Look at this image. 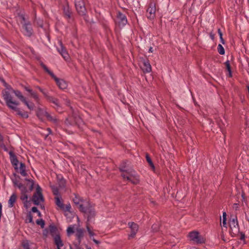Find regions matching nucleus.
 I'll return each instance as SVG.
<instances>
[{"instance_id":"nucleus-42","label":"nucleus","mask_w":249,"mask_h":249,"mask_svg":"<svg viewBox=\"0 0 249 249\" xmlns=\"http://www.w3.org/2000/svg\"><path fill=\"white\" fill-rule=\"evenodd\" d=\"M71 209V206L70 204H68L66 205V206H64V211L65 212H70Z\"/></svg>"},{"instance_id":"nucleus-61","label":"nucleus","mask_w":249,"mask_h":249,"mask_svg":"<svg viewBox=\"0 0 249 249\" xmlns=\"http://www.w3.org/2000/svg\"><path fill=\"white\" fill-rule=\"evenodd\" d=\"M36 88L38 89L41 92H43V90L41 88L38 86L36 87Z\"/></svg>"},{"instance_id":"nucleus-19","label":"nucleus","mask_w":249,"mask_h":249,"mask_svg":"<svg viewBox=\"0 0 249 249\" xmlns=\"http://www.w3.org/2000/svg\"><path fill=\"white\" fill-rule=\"evenodd\" d=\"M75 235L78 240V244H80L81 241V239L84 236V230L80 228L77 229Z\"/></svg>"},{"instance_id":"nucleus-15","label":"nucleus","mask_w":249,"mask_h":249,"mask_svg":"<svg viewBox=\"0 0 249 249\" xmlns=\"http://www.w3.org/2000/svg\"><path fill=\"white\" fill-rule=\"evenodd\" d=\"M23 33L24 35L27 36H31L33 34V29L31 23L29 21L27 23L22 25Z\"/></svg>"},{"instance_id":"nucleus-31","label":"nucleus","mask_w":249,"mask_h":249,"mask_svg":"<svg viewBox=\"0 0 249 249\" xmlns=\"http://www.w3.org/2000/svg\"><path fill=\"white\" fill-rule=\"evenodd\" d=\"M74 225H71L69 226L67 230V233L68 236H70L71 234L74 232Z\"/></svg>"},{"instance_id":"nucleus-1","label":"nucleus","mask_w":249,"mask_h":249,"mask_svg":"<svg viewBox=\"0 0 249 249\" xmlns=\"http://www.w3.org/2000/svg\"><path fill=\"white\" fill-rule=\"evenodd\" d=\"M119 170L122 172L121 176L124 180H126L134 184H137L139 182V177L136 172L128 168L126 166V162H123L119 167Z\"/></svg>"},{"instance_id":"nucleus-54","label":"nucleus","mask_w":249,"mask_h":249,"mask_svg":"<svg viewBox=\"0 0 249 249\" xmlns=\"http://www.w3.org/2000/svg\"><path fill=\"white\" fill-rule=\"evenodd\" d=\"M1 81L3 83L4 86L8 88V84L5 82V81L3 79H2Z\"/></svg>"},{"instance_id":"nucleus-26","label":"nucleus","mask_w":249,"mask_h":249,"mask_svg":"<svg viewBox=\"0 0 249 249\" xmlns=\"http://www.w3.org/2000/svg\"><path fill=\"white\" fill-rule=\"evenodd\" d=\"M21 196L20 197V199L23 201L24 206L26 207H27L28 204L29 202L28 201V196L26 194V193H21Z\"/></svg>"},{"instance_id":"nucleus-3","label":"nucleus","mask_w":249,"mask_h":249,"mask_svg":"<svg viewBox=\"0 0 249 249\" xmlns=\"http://www.w3.org/2000/svg\"><path fill=\"white\" fill-rule=\"evenodd\" d=\"M75 6L78 14L82 17L86 21H88L87 10L85 7V0H75Z\"/></svg>"},{"instance_id":"nucleus-60","label":"nucleus","mask_w":249,"mask_h":249,"mask_svg":"<svg viewBox=\"0 0 249 249\" xmlns=\"http://www.w3.org/2000/svg\"><path fill=\"white\" fill-rule=\"evenodd\" d=\"M220 41H221V42L222 44H225V41H224V39L223 38V37H221V38H220Z\"/></svg>"},{"instance_id":"nucleus-7","label":"nucleus","mask_w":249,"mask_h":249,"mask_svg":"<svg viewBox=\"0 0 249 249\" xmlns=\"http://www.w3.org/2000/svg\"><path fill=\"white\" fill-rule=\"evenodd\" d=\"M230 232L233 237L235 236L239 232V228L236 217L232 218L230 221Z\"/></svg>"},{"instance_id":"nucleus-49","label":"nucleus","mask_w":249,"mask_h":249,"mask_svg":"<svg viewBox=\"0 0 249 249\" xmlns=\"http://www.w3.org/2000/svg\"><path fill=\"white\" fill-rule=\"evenodd\" d=\"M32 211L34 213H37L38 210V209H37L36 207H33L32 208Z\"/></svg>"},{"instance_id":"nucleus-62","label":"nucleus","mask_w":249,"mask_h":249,"mask_svg":"<svg viewBox=\"0 0 249 249\" xmlns=\"http://www.w3.org/2000/svg\"><path fill=\"white\" fill-rule=\"evenodd\" d=\"M153 51V48L152 47H150L149 49V52H151V53H152Z\"/></svg>"},{"instance_id":"nucleus-58","label":"nucleus","mask_w":249,"mask_h":249,"mask_svg":"<svg viewBox=\"0 0 249 249\" xmlns=\"http://www.w3.org/2000/svg\"><path fill=\"white\" fill-rule=\"evenodd\" d=\"M42 92V93L44 95V96H45L47 98V99H48V97L49 96L47 95V93H46V92H45L44 91V90H43V92Z\"/></svg>"},{"instance_id":"nucleus-33","label":"nucleus","mask_w":249,"mask_h":249,"mask_svg":"<svg viewBox=\"0 0 249 249\" xmlns=\"http://www.w3.org/2000/svg\"><path fill=\"white\" fill-rule=\"evenodd\" d=\"M225 64L226 69L229 73V76L230 77H231L232 75H231V71L230 61L229 60H227L225 63Z\"/></svg>"},{"instance_id":"nucleus-44","label":"nucleus","mask_w":249,"mask_h":249,"mask_svg":"<svg viewBox=\"0 0 249 249\" xmlns=\"http://www.w3.org/2000/svg\"><path fill=\"white\" fill-rule=\"evenodd\" d=\"M49 233V229H45L43 231V235L45 237H47Z\"/></svg>"},{"instance_id":"nucleus-28","label":"nucleus","mask_w":249,"mask_h":249,"mask_svg":"<svg viewBox=\"0 0 249 249\" xmlns=\"http://www.w3.org/2000/svg\"><path fill=\"white\" fill-rule=\"evenodd\" d=\"M64 14L67 18H70L71 16V12L69 6H66L63 9Z\"/></svg>"},{"instance_id":"nucleus-4","label":"nucleus","mask_w":249,"mask_h":249,"mask_svg":"<svg viewBox=\"0 0 249 249\" xmlns=\"http://www.w3.org/2000/svg\"><path fill=\"white\" fill-rule=\"evenodd\" d=\"M7 107L15 111L17 114L23 118H27L29 117L28 114L27 112H22L18 108L19 105L18 102L14 101L13 100L6 103Z\"/></svg>"},{"instance_id":"nucleus-5","label":"nucleus","mask_w":249,"mask_h":249,"mask_svg":"<svg viewBox=\"0 0 249 249\" xmlns=\"http://www.w3.org/2000/svg\"><path fill=\"white\" fill-rule=\"evenodd\" d=\"M32 200L34 203L36 205H38L44 200L42 194V189L38 185L36 186V191L33 196Z\"/></svg>"},{"instance_id":"nucleus-32","label":"nucleus","mask_w":249,"mask_h":249,"mask_svg":"<svg viewBox=\"0 0 249 249\" xmlns=\"http://www.w3.org/2000/svg\"><path fill=\"white\" fill-rule=\"evenodd\" d=\"M18 187L20 190L21 193H25L27 192L26 187L22 183L19 184V185L18 186Z\"/></svg>"},{"instance_id":"nucleus-8","label":"nucleus","mask_w":249,"mask_h":249,"mask_svg":"<svg viewBox=\"0 0 249 249\" xmlns=\"http://www.w3.org/2000/svg\"><path fill=\"white\" fill-rule=\"evenodd\" d=\"M13 92L15 93V95L21 102H22L30 110H32L34 109L35 107L34 104L32 102L29 103L28 101H27L25 97L23 96L22 93L19 90H13Z\"/></svg>"},{"instance_id":"nucleus-36","label":"nucleus","mask_w":249,"mask_h":249,"mask_svg":"<svg viewBox=\"0 0 249 249\" xmlns=\"http://www.w3.org/2000/svg\"><path fill=\"white\" fill-rule=\"evenodd\" d=\"M146 159L147 161L148 162L150 166L152 168V169H154L155 168V166L152 162V161L151 158L149 157V156L148 155H146Z\"/></svg>"},{"instance_id":"nucleus-38","label":"nucleus","mask_w":249,"mask_h":249,"mask_svg":"<svg viewBox=\"0 0 249 249\" xmlns=\"http://www.w3.org/2000/svg\"><path fill=\"white\" fill-rule=\"evenodd\" d=\"M52 190H53V194L55 196H60L59 194L58 189L56 187H53Z\"/></svg>"},{"instance_id":"nucleus-47","label":"nucleus","mask_w":249,"mask_h":249,"mask_svg":"<svg viewBox=\"0 0 249 249\" xmlns=\"http://www.w3.org/2000/svg\"><path fill=\"white\" fill-rule=\"evenodd\" d=\"M217 32H218V34L220 38L222 37L223 34H222V33L220 29H219V28L218 29Z\"/></svg>"},{"instance_id":"nucleus-18","label":"nucleus","mask_w":249,"mask_h":249,"mask_svg":"<svg viewBox=\"0 0 249 249\" xmlns=\"http://www.w3.org/2000/svg\"><path fill=\"white\" fill-rule=\"evenodd\" d=\"M55 204L61 210H64V205L62 200L61 196H55Z\"/></svg>"},{"instance_id":"nucleus-51","label":"nucleus","mask_w":249,"mask_h":249,"mask_svg":"<svg viewBox=\"0 0 249 249\" xmlns=\"http://www.w3.org/2000/svg\"><path fill=\"white\" fill-rule=\"evenodd\" d=\"M226 216H227L226 213V212H223V215H222L223 219H226Z\"/></svg>"},{"instance_id":"nucleus-46","label":"nucleus","mask_w":249,"mask_h":249,"mask_svg":"<svg viewBox=\"0 0 249 249\" xmlns=\"http://www.w3.org/2000/svg\"><path fill=\"white\" fill-rule=\"evenodd\" d=\"M24 89H25L27 91H28V92H29V93H30V92L32 91V89H31L30 88H29V87H26V86H24Z\"/></svg>"},{"instance_id":"nucleus-6","label":"nucleus","mask_w":249,"mask_h":249,"mask_svg":"<svg viewBox=\"0 0 249 249\" xmlns=\"http://www.w3.org/2000/svg\"><path fill=\"white\" fill-rule=\"evenodd\" d=\"M188 237L195 243L202 244L205 242V239L197 231H193L189 233Z\"/></svg>"},{"instance_id":"nucleus-30","label":"nucleus","mask_w":249,"mask_h":249,"mask_svg":"<svg viewBox=\"0 0 249 249\" xmlns=\"http://www.w3.org/2000/svg\"><path fill=\"white\" fill-rule=\"evenodd\" d=\"M32 244H30L28 240H24L22 243V245L24 249H31L30 246Z\"/></svg>"},{"instance_id":"nucleus-56","label":"nucleus","mask_w":249,"mask_h":249,"mask_svg":"<svg viewBox=\"0 0 249 249\" xmlns=\"http://www.w3.org/2000/svg\"><path fill=\"white\" fill-rule=\"evenodd\" d=\"M42 92V93L44 95V96H45L47 98V99H48V97L49 96L47 95V93H46V92H45L44 91V90H43V92Z\"/></svg>"},{"instance_id":"nucleus-2","label":"nucleus","mask_w":249,"mask_h":249,"mask_svg":"<svg viewBox=\"0 0 249 249\" xmlns=\"http://www.w3.org/2000/svg\"><path fill=\"white\" fill-rule=\"evenodd\" d=\"M41 66L43 68V69L49 74L51 76L52 78L54 79L55 81L56 82L57 86L60 89H66L68 86L67 83L66 81H65L63 79H60L57 78L54 74L51 71L49 70V69L47 67V66L44 64L43 63H40Z\"/></svg>"},{"instance_id":"nucleus-10","label":"nucleus","mask_w":249,"mask_h":249,"mask_svg":"<svg viewBox=\"0 0 249 249\" xmlns=\"http://www.w3.org/2000/svg\"><path fill=\"white\" fill-rule=\"evenodd\" d=\"M128 226L131 230L130 233L128 235V239H130L135 237L139 230V225L133 222H128Z\"/></svg>"},{"instance_id":"nucleus-12","label":"nucleus","mask_w":249,"mask_h":249,"mask_svg":"<svg viewBox=\"0 0 249 249\" xmlns=\"http://www.w3.org/2000/svg\"><path fill=\"white\" fill-rule=\"evenodd\" d=\"M58 44L59 47L57 48L58 52L65 60H68L69 59V55L66 48L63 46L62 42L61 41H59Z\"/></svg>"},{"instance_id":"nucleus-59","label":"nucleus","mask_w":249,"mask_h":249,"mask_svg":"<svg viewBox=\"0 0 249 249\" xmlns=\"http://www.w3.org/2000/svg\"><path fill=\"white\" fill-rule=\"evenodd\" d=\"M42 92V93L44 95V96H45L47 98V99H48V97L49 96L47 95V93H46V92H45L44 91V90H43V92Z\"/></svg>"},{"instance_id":"nucleus-53","label":"nucleus","mask_w":249,"mask_h":249,"mask_svg":"<svg viewBox=\"0 0 249 249\" xmlns=\"http://www.w3.org/2000/svg\"><path fill=\"white\" fill-rule=\"evenodd\" d=\"M245 234H243V233H241L240 239L241 240H244L245 239Z\"/></svg>"},{"instance_id":"nucleus-27","label":"nucleus","mask_w":249,"mask_h":249,"mask_svg":"<svg viewBox=\"0 0 249 249\" xmlns=\"http://www.w3.org/2000/svg\"><path fill=\"white\" fill-rule=\"evenodd\" d=\"M49 231L51 235L54 237L56 235L57 230L54 226L50 225L49 226Z\"/></svg>"},{"instance_id":"nucleus-43","label":"nucleus","mask_w":249,"mask_h":249,"mask_svg":"<svg viewBox=\"0 0 249 249\" xmlns=\"http://www.w3.org/2000/svg\"><path fill=\"white\" fill-rule=\"evenodd\" d=\"M159 225L158 224H154L152 226V229L154 231H157L159 230Z\"/></svg>"},{"instance_id":"nucleus-57","label":"nucleus","mask_w":249,"mask_h":249,"mask_svg":"<svg viewBox=\"0 0 249 249\" xmlns=\"http://www.w3.org/2000/svg\"><path fill=\"white\" fill-rule=\"evenodd\" d=\"M42 92V93L44 95V96H45L47 98V99H48V97L49 96L47 95V93H46V92H45L44 91V90H43V92Z\"/></svg>"},{"instance_id":"nucleus-29","label":"nucleus","mask_w":249,"mask_h":249,"mask_svg":"<svg viewBox=\"0 0 249 249\" xmlns=\"http://www.w3.org/2000/svg\"><path fill=\"white\" fill-rule=\"evenodd\" d=\"M18 20L20 22L22 25L24 24L27 23L28 21H26V19L23 14H20L18 16Z\"/></svg>"},{"instance_id":"nucleus-21","label":"nucleus","mask_w":249,"mask_h":249,"mask_svg":"<svg viewBox=\"0 0 249 249\" xmlns=\"http://www.w3.org/2000/svg\"><path fill=\"white\" fill-rule=\"evenodd\" d=\"M17 195L15 193H13L8 200V206L9 208H12L14 206V204L17 200Z\"/></svg>"},{"instance_id":"nucleus-17","label":"nucleus","mask_w":249,"mask_h":249,"mask_svg":"<svg viewBox=\"0 0 249 249\" xmlns=\"http://www.w3.org/2000/svg\"><path fill=\"white\" fill-rule=\"evenodd\" d=\"M10 155L11 163L14 166L15 169L17 170L18 169V160L16 156L12 152L10 153Z\"/></svg>"},{"instance_id":"nucleus-16","label":"nucleus","mask_w":249,"mask_h":249,"mask_svg":"<svg viewBox=\"0 0 249 249\" xmlns=\"http://www.w3.org/2000/svg\"><path fill=\"white\" fill-rule=\"evenodd\" d=\"M156 7L154 4H151L147 10V16L148 18L152 19L155 17Z\"/></svg>"},{"instance_id":"nucleus-55","label":"nucleus","mask_w":249,"mask_h":249,"mask_svg":"<svg viewBox=\"0 0 249 249\" xmlns=\"http://www.w3.org/2000/svg\"><path fill=\"white\" fill-rule=\"evenodd\" d=\"M2 215V205L0 203V218H1Z\"/></svg>"},{"instance_id":"nucleus-63","label":"nucleus","mask_w":249,"mask_h":249,"mask_svg":"<svg viewBox=\"0 0 249 249\" xmlns=\"http://www.w3.org/2000/svg\"><path fill=\"white\" fill-rule=\"evenodd\" d=\"M47 130H48V131L49 132V133H51V129H50V128H47Z\"/></svg>"},{"instance_id":"nucleus-52","label":"nucleus","mask_w":249,"mask_h":249,"mask_svg":"<svg viewBox=\"0 0 249 249\" xmlns=\"http://www.w3.org/2000/svg\"><path fill=\"white\" fill-rule=\"evenodd\" d=\"M92 240H93V242H94L96 244H97V245H99V244H100V241H98V240H96V239H94V238H93V239H92Z\"/></svg>"},{"instance_id":"nucleus-37","label":"nucleus","mask_w":249,"mask_h":249,"mask_svg":"<svg viewBox=\"0 0 249 249\" xmlns=\"http://www.w3.org/2000/svg\"><path fill=\"white\" fill-rule=\"evenodd\" d=\"M37 225H40L42 228H43L45 225L44 221L43 219H37L36 221Z\"/></svg>"},{"instance_id":"nucleus-64","label":"nucleus","mask_w":249,"mask_h":249,"mask_svg":"<svg viewBox=\"0 0 249 249\" xmlns=\"http://www.w3.org/2000/svg\"><path fill=\"white\" fill-rule=\"evenodd\" d=\"M37 213H38V215L39 216H40V215H41V213H40V212L39 211H38Z\"/></svg>"},{"instance_id":"nucleus-48","label":"nucleus","mask_w":249,"mask_h":249,"mask_svg":"<svg viewBox=\"0 0 249 249\" xmlns=\"http://www.w3.org/2000/svg\"><path fill=\"white\" fill-rule=\"evenodd\" d=\"M227 219H223L222 221V225L224 227L227 228V223H226Z\"/></svg>"},{"instance_id":"nucleus-41","label":"nucleus","mask_w":249,"mask_h":249,"mask_svg":"<svg viewBox=\"0 0 249 249\" xmlns=\"http://www.w3.org/2000/svg\"><path fill=\"white\" fill-rule=\"evenodd\" d=\"M26 180L29 181V182L30 183V190L32 191L33 189V187H34V183L33 181L32 180L27 179H26Z\"/></svg>"},{"instance_id":"nucleus-9","label":"nucleus","mask_w":249,"mask_h":249,"mask_svg":"<svg viewBox=\"0 0 249 249\" xmlns=\"http://www.w3.org/2000/svg\"><path fill=\"white\" fill-rule=\"evenodd\" d=\"M73 201L75 205H78V208L80 211L86 212V207L85 205V203H87V202L82 198L79 195H74Z\"/></svg>"},{"instance_id":"nucleus-24","label":"nucleus","mask_w":249,"mask_h":249,"mask_svg":"<svg viewBox=\"0 0 249 249\" xmlns=\"http://www.w3.org/2000/svg\"><path fill=\"white\" fill-rule=\"evenodd\" d=\"M48 100L53 103L57 107H60V105L58 100L52 96H48Z\"/></svg>"},{"instance_id":"nucleus-25","label":"nucleus","mask_w":249,"mask_h":249,"mask_svg":"<svg viewBox=\"0 0 249 249\" xmlns=\"http://www.w3.org/2000/svg\"><path fill=\"white\" fill-rule=\"evenodd\" d=\"M19 172L23 177H25L27 175L26 172L25 165L23 163H20Z\"/></svg>"},{"instance_id":"nucleus-20","label":"nucleus","mask_w":249,"mask_h":249,"mask_svg":"<svg viewBox=\"0 0 249 249\" xmlns=\"http://www.w3.org/2000/svg\"><path fill=\"white\" fill-rule=\"evenodd\" d=\"M2 94L6 103L13 100V97L9 91L6 90H3Z\"/></svg>"},{"instance_id":"nucleus-40","label":"nucleus","mask_w":249,"mask_h":249,"mask_svg":"<svg viewBox=\"0 0 249 249\" xmlns=\"http://www.w3.org/2000/svg\"><path fill=\"white\" fill-rule=\"evenodd\" d=\"M87 229L90 237L93 236L95 235V233L90 230V229L89 228L88 225H87Z\"/></svg>"},{"instance_id":"nucleus-35","label":"nucleus","mask_w":249,"mask_h":249,"mask_svg":"<svg viewBox=\"0 0 249 249\" xmlns=\"http://www.w3.org/2000/svg\"><path fill=\"white\" fill-rule=\"evenodd\" d=\"M217 50L219 54L223 55L225 54V50L223 47L221 45L219 44L217 46Z\"/></svg>"},{"instance_id":"nucleus-13","label":"nucleus","mask_w":249,"mask_h":249,"mask_svg":"<svg viewBox=\"0 0 249 249\" xmlns=\"http://www.w3.org/2000/svg\"><path fill=\"white\" fill-rule=\"evenodd\" d=\"M117 23L120 27L124 26L127 23L126 16L124 14L119 12L117 16Z\"/></svg>"},{"instance_id":"nucleus-14","label":"nucleus","mask_w":249,"mask_h":249,"mask_svg":"<svg viewBox=\"0 0 249 249\" xmlns=\"http://www.w3.org/2000/svg\"><path fill=\"white\" fill-rule=\"evenodd\" d=\"M140 66L144 73H149L151 72L152 70L151 66L149 61L148 60L143 59L141 62Z\"/></svg>"},{"instance_id":"nucleus-45","label":"nucleus","mask_w":249,"mask_h":249,"mask_svg":"<svg viewBox=\"0 0 249 249\" xmlns=\"http://www.w3.org/2000/svg\"><path fill=\"white\" fill-rule=\"evenodd\" d=\"M27 220L29 223L33 222V216L30 213H29L27 216Z\"/></svg>"},{"instance_id":"nucleus-50","label":"nucleus","mask_w":249,"mask_h":249,"mask_svg":"<svg viewBox=\"0 0 249 249\" xmlns=\"http://www.w3.org/2000/svg\"><path fill=\"white\" fill-rule=\"evenodd\" d=\"M210 36L211 38L213 40H214V35L212 33H211L210 34Z\"/></svg>"},{"instance_id":"nucleus-34","label":"nucleus","mask_w":249,"mask_h":249,"mask_svg":"<svg viewBox=\"0 0 249 249\" xmlns=\"http://www.w3.org/2000/svg\"><path fill=\"white\" fill-rule=\"evenodd\" d=\"M30 93L31 94V96L35 99V100L36 102H37L39 101V97H38L37 94L36 92H34L32 90V91Z\"/></svg>"},{"instance_id":"nucleus-11","label":"nucleus","mask_w":249,"mask_h":249,"mask_svg":"<svg viewBox=\"0 0 249 249\" xmlns=\"http://www.w3.org/2000/svg\"><path fill=\"white\" fill-rule=\"evenodd\" d=\"M36 115L40 120H43V118L46 117L49 120L54 123L57 122L56 119L53 118V117L48 112L42 109H38L36 112Z\"/></svg>"},{"instance_id":"nucleus-22","label":"nucleus","mask_w":249,"mask_h":249,"mask_svg":"<svg viewBox=\"0 0 249 249\" xmlns=\"http://www.w3.org/2000/svg\"><path fill=\"white\" fill-rule=\"evenodd\" d=\"M54 242L57 247H62L64 245L59 235H56L54 237Z\"/></svg>"},{"instance_id":"nucleus-23","label":"nucleus","mask_w":249,"mask_h":249,"mask_svg":"<svg viewBox=\"0 0 249 249\" xmlns=\"http://www.w3.org/2000/svg\"><path fill=\"white\" fill-rule=\"evenodd\" d=\"M83 212L86 213L88 215V220H89V218L93 217L95 215L94 210L91 208H89L88 209L86 208V212Z\"/></svg>"},{"instance_id":"nucleus-39","label":"nucleus","mask_w":249,"mask_h":249,"mask_svg":"<svg viewBox=\"0 0 249 249\" xmlns=\"http://www.w3.org/2000/svg\"><path fill=\"white\" fill-rule=\"evenodd\" d=\"M12 182L14 185V186L18 187L19 185V184H20L21 182L17 178H15L12 179Z\"/></svg>"}]
</instances>
